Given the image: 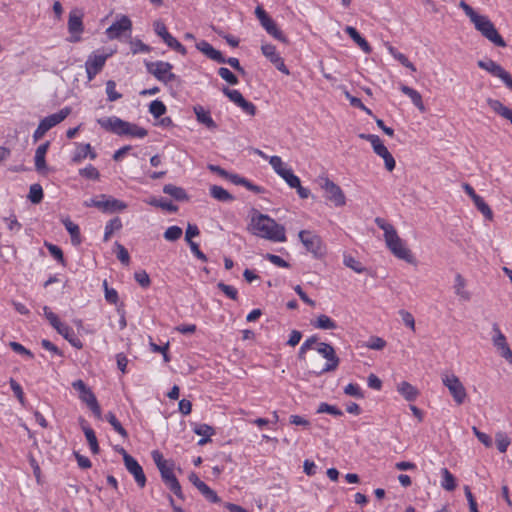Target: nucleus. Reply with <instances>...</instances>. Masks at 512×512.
Returning <instances> with one entry per match:
<instances>
[{
  "label": "nucleus",
  "mask_w": 512,
  "mask_h": 512,
  "mask_svg": "<svg viewBox=\"0 0 512 512\" xmlns=\"http://www.w3.org/2000/svg\"><path fill=\"white\" fill-rule=\"evenodd\" d=\"M198 490L205 497V499L211 503H219L221 501L217 493L213 489H211L206 483H204Z\"/></svg>",
  "instance_id": "48"
},
{
  "label": "nucleus",
  "mask_w": 512,
  "mask_h": 512,
  "mask_svg": "<svg viewBox=\"0 0 512 512\" xmlns=\"http://www.w3.org/2000/svg\"><path fill=\"white\" fill-rule=\"evenodd\" d=\"M298 237L306 250L315 257H320L325 253L322 239L316 233L309 230H301Z\"/></svg>",
  "instance_id": "6"
},
{
  "label": "nucleus",
  "mask_w": 512,
  "mask_h": 512,
  "mask_svg": "<svg viewBox=\"0 0 512 512\" xmlns=\"http://www.w3.org/2000/svg\"><path fill=\"white\" fill-rule=\"evenodd\" d=\"M487 104L489 107L501 117L507 119L512 124V109L503 105L499 100L488 98Z\"/></svg>",
  "instance_id": "23"
},
{
  "label": "nucleus",
  "mask_w": 512,
  "mask_h": 512,
  "mask_svg": "<svg viewBox=\"0 0 512 512\" xmlns=\"http://www.w3.org/2000/svg\"><path fill=\"white\" fill-rule=\"evenodd\" d=\"M196 48L202 52L207 58L215 61V62H222L223 61V54L215 49L210 43H208L205 40H202L196 44Z\"/></svg>",
  "instance_id": "22"
},
{
  "label": "nucleus",
  "mask_w": 512,
  "mask_h": 512,
  "mask_svg": "<svg viewBox=\"0 0 512 512\" xmlns=\"http://www.w3.org/2000/svg\"><path fill=\"white\" fill-rule=\"evenodd\" d=\"M57 332L62 335L73 347L81 349L83 347L82 341L75 335L73 329L67 324H63Z\"/></svg>",
  "instance_id": "24"
},
{
  "label": "nucleus",
  "mask_w": 512,
  "mask_h": 512,
  "mask_svg": "<svg viewBox=\"0 0 512 512\" xmlns=\"http://www.w3.org/2000/svg\"><path fill=\"white\" fill-rule=\"evenodd\" d=\"M132 29V22L129 19V17L123 15L120 19L113 22L107 29H106V35L109 39H117L119 38L124 32L131 31Z\"/></svg>",
  "instance_id": "15"
},
{
  "label": "nucleus",
  "mask_w": 512,
  "mask_h": 512,
  "mask_svg": "<svg viewBox=\"0 0 512 512\" xmlns=\"http://www.w3.org/2000/svg\"><path fill=\"white\" fill-rule=\"evenodd\" d=\"M79 175L91 180H98L100 178L99 171L91 164H89L85 168L79 169Z\"/></svg>",
  "instance_id": "51"
},
{
  "label": "nucleus",
  "mask_w": 512,
  "mask_h": 512,
  "mask_svg": "<svg viewBox=\"0 0 512 512\" xmlns=\"http://www.w3.org/2000/svg\"><path fill=\"white\" fill-rule=\"evenodd\" d=\"M126 469L130 474L133 475L135 482L140 488H144L147 482L145 473L143 468L138 463V461L132 457L130 454H125V463Z\"/></svg>",
  "instance_id": "12"
},
{
  "label": "nucleus",
  "mask_w": 512,
  "mask_h": 512,
  "mask_svg": "<svg viewBox=\"0 0 512 512\" xmlns=\"http://www.w3.org/2000/svg\"><path fill=\"white\" fill-rule=\"evenodd\" d=\"M385 242L394 256L406 261L407 263H414L415 258L413 254L405 246L403 240L398 236L397 231H394L392 234L390 233V235L385 239Z\"/></svg>",
  "instance_id": "5"
},
{
  "label": "nucleus",
  "mask_w": 512,
  "mask_h": 512,
  "mask_svg": "<svg viewBox=\"0 0 512 512\" xmlns=\"http://www.w3.org/2000/svg\"><path fill=\"white\" fill-rule=\"evenodd\" d=\"M218 289H220L228 298L232 300L238 299V291L235 287L231 285H227L223 282H219L217 284Z\"/></svg>",
  "instance_id": "59"
},
{
  "label": "nucleus",
  "mask_w": 512,
  "mask_h": 512,
  "mask_svg": "<svg viewBox=\"0 0 512 512\" xmlns=\"http://www.w3.org/2000/svg\"><path fill=\"white\" fill-rule=\"evenodd\" d=\"M269 163L279 176H281L286 170H288L287 168L284 167V163L282 162V159L279 156H271L269 158Z\"/></svg>",
  "instance_id": "63"
},
{
  "label": "nucleus",
  "mask_w": 512,
  "mask_h": 512,
  "mask_svg": "<svg viewBox=\"0 0 512 512\" xmlns=\"http://www.w3.org/2000/svg\"><path fill=\"white\" fill-rule=\"evenodd\" d=\"M68 30L71 34H81L84 30L82 17L71 12L68 19Z\"/></svg>",
  "instance_id": "37"
},
{
  "label": "nucleus",
  "mask_w": 512,
  "mask_h": 512,
  "mask_svg": "<svg viewBox=\"0 0 512 512\" xmlns=\"http://www.w3.org/2000/svg\"><path fill=\"white\" fill-rule=\"evenodd\" d=\"M263 55L282 73L289 75L290 71L284 63L283 58L276 51V47L272 44H263L261 46Z\"/></svg>",
  "instance_id": "13"
},
{
  "label": "nucleus",
  "mask_w": 512,
  "mask_h": 512,
  "mask_svg": "<svg viewBox=\"0 0 512 512\" xmlns=\"http://www.w3.org/2000/svg\"><path fill=\"white\" fill-rule=\"evenodd\" d=\"M397 390L407 401H414L419 394L418 390L406 381L401 382Z\"/></svg>",
  "instance_id": "32"
},
{
  "label": "nucleus",
  "mask_w": 512,
  "mask_h": 512,
  "mask_svg": "<svg viewBox=\"0 0 512 512\" xmlns=\"http://www.w3.org/2000/svg\"><path fill=\"white\" fill-rule=\"evenodd\" d=\"M123 227L119 217H114L106 223L103 241L108 242L114 232L121 230Z\"/></svg>",
  "instance_id": "35"
},
{
  "label": "nucleus",
  "mask_w": 512,
  "mask_h": 512,
  "mask_svg": "<svg viewBox=\"0 0 512 512\" xmlns=\"http://www.w3.org/2000/svg\"><path fill=\"white\" fill-rule=\"evenodd\" d=\"M134 279L142 288H148L151 284L150 277L145 270L135 272Z\"/></svg>",
  "instance_id": "58"
},
{
  "label": "nucleus",
  "mask_w": 512,
  "mask_h": 512,
  "mask_svg": "<svg viewBox=\"0 0 512 512\" xmlns=\"http://www.w3.org/2000/svg\"><path fill=\"white\" fill-rule=\"evenodd\" d=\"M400 90L402 91V93H404L405 95H407L411 99L412 103L421 112H424L426 110L425 106H424V103H423V100H422V96H421V94L417 90H415V89H413V88H411V87H409L407 85H401Z\"/></svg>",
  "instance_id": "27"
},
{
  "label": "nucleus",
  "mask_w": 512,
  "mask_h": 512,
  "mask_svg": "<svg viewBox=\"0 0 512 512\" xmlns=\"http://www.w3.org/2000/svg\"><path fill=\"white\" fill-rule=\"evenodd\" d=\"M50 144H51L50 141H46V142L42 143L41 145H39L35 151L34 160H35V169L37 172L41 173L47 169L45 157H46L47 151L50 147Z\"/></svg>",
  "instance_id": "21"
},
{
  "label": "nucleus",
  "mask_w": 512,
  "mask_h": 512,
  "mask_svg": "<svg viewBox=\"0 0 512 512\" xmlns=\"http://www.w3.org/2000/svg\"><path fill=\"white\" fill-rule=\"evenodd\" d=\"M82 430H83L85 437L87 439V442L90 446L91 452L93 454H98L100 451V448H99L97 437H96L94 430L88 425H82Z\"/></svg>",
  "instance_id": "36"
},
{
  "label": "nucleus",
  "mask_w": 512,
  "mask_h": 512,
  "mask_svg": "<svg viewBox=\"0 0 512 512\" xmlns=\"http://www.w3.org/2000/svg\"><path fill=\"white\" fill-rule=\"evenodd\" d=\"M317 413H328L334 416H342L343 412L338 407L328 403H321L317 409Z\"/></svg>",
  "instance_id": "53"
},
{
  "label": "nucleus",
  "mask_w": 512,
  "mask_h": 512,
  "mask_svg": "<svg viewBox=\"0 0 512 512\" xmlns=\"http://www.w3.org/2000/svg\"><path fill=\"white\" fill-rule=\"evenodd\" d=\"M262 27L266 30V32L269 35H271L275 39H277L283 43H288L287 37L279 29V27L277 26V24L275 23V21L272 18L267 23H265Z\"/></svg>",
  "instance_id": "31"
},
{
  "label": "nucleus",
  "mask_w": 512,
  "mask_h": 512,
  "mask_svg": "<svg viewBox=\"0 0 512 512\" xmlns=\"http://www.w3.org/2000/svg\"><path fill=\"white\" fill-rule=\"evenodd\" d=\"M315 349L323 358L326 359V363L324 364L322 371L332 372L338 368L340 359L336 355L335 349L331 344L321 342L318 343V346Z\"/></svg>",
  "instance_id": "7"
},
{
  "label": "nucleus",
  "mask_w": 512,
  "mask_h": 512,
  "mask_svg": "<svg viewBox=\"0 0 512 512\" xmlns=\"http://www.w3.org/2000/svg\"><path fill=\"white\" fill-rule=\"evenodd\" d=\"M166 110L165 104L160 100H153L149 105V112L154 118H160L166 113Z\"/></svg>",
  "instance_id": "47"
},
{
  "label": "nucleus",
  "mask_w": 512,
  "mask_h": 512,
  "mask_svg": "<svg viewBox=\"0 0 512 512\" xmlns=\"http://www.w3.org/2000/svg\"><path fill=\"white\" fill-rule=\"evenodd\" d=\"M443 384L448 388L454 401L458 405L462 404L465 401L467 396L466 389L456 375H446L443 378Z\"/></svg>",
  "instance_id": "8"
},
{
  "label": "nucleus",
  "mask_w": 512,
  "mask_h": 512,
  "mask_svg": "<svg viewBox=\"0 0 512 512\" xmlns=\"http://www.w3.org/2000/svg\"><path fill=\"white\" fill-rule=\"evenodd\" d=\"M193 111L199 123L205 125L210 130L217 129L218 126L212 119L209 111L205 110L201 105H195Z\"/></svg>",
  "instance_id": "20"
},
{
  "label": "nucleus",
  "mask_w": 512,
  "mask_h": 512,
  "mask_svg": "<svg viewBox=\"0 0 512 512\" xmlns=\"http://www.w3.org/2000/svg\"><path fill=\"white\" fill-rule=\"evenodd\" d=\"M477 64L481 69H484L491 73L493 76L500 78L504 83H506L511 77L510 73H508L503 69L501 65L491 59L479 60Z\"/></svg>",
  "instance_id": "18"
},
{
  "label": "nucleus",
  "mask_w": 512,
  "mask_h": 512,
  "mask_svg": "<svg viewBox=\"0 0 512 512\" xmlns=\"http://www.w3.org/2000/svg\"><path fill=\"white\" fill-rule=\"evenodd\" d=\"M466 280L461 274H456L455 276V284L454 290L455 294L460 297L462 300L469 301L471 299V294L467 290H465Z\"/></svg>",
  "instance_id": "30"
},
{
  "label": "nucleus",
  "mask_w": 512,
  "mask_h": 512,
  "mask_svg": "<svg viewBox=\"0 0 512 512\" xmlns=\"http://www.w3.org/2000/svg\"><path fill=\"white\" fill-rule=\"evenodd\" d=\"M474 205L477 207V209L484 215V217L488 220L493 219V212L489 205L484 201V199L481 196H477L473 200Z\"/></svg>",
  "instance_id": "43"
},
{
  "label": "nucleus",
  "mask_w": 512,
  "mask_h": 512,
  "mask_svg": "<svg viewBox=\"0 0 512 512\" xmlns=\"http://www.w3.org/2000/svg\"><path fill=\"white\" fill-rule=\"evenodd\" d=\"M344 264L357 273H362L365 270V268L361 264V262H359L358 260H356L354 257H352L350 255L344 256Z\"/></svg>",
  "instance_id": "55"
},
{
  "label": "nucleus",
  "mask_w": 512,
  "mask_h": 512,
  "mask_svg": "<svg viewBox=\"0 0 512 512\" xmlns=\"http://www.w3.org/2000/svg\"><path fill=\"white\" fill-rule=\"evenodd\" d=\"M473 24L475 25V28L495 46L506 47V42L498 33L493 22L487 16L481 15Z\"/></svg>",
  "instance_id": "4"
},
{
  "label": "nucleus",
  "mask_w": 512,
  "mask_h": 512,
  "mask_svg": "<svg viewBox=\"0 0 512 512\" xmlns=\"http://www.w3.org/2000/svg\"><path fill=\"white\" fill-rule=\"evenodd\" d=\"M306 364L309 373L314 374L316 376L323 375L328 373L329 371H322L323 366L317 357H312L311 359L303 361Z\"/></svg>",
  "instance_id": "41"
},
{
  "label": "nucleus",
  "mask_w": 512,
  "mask_h": 512,
  "mask_svg": "<svg viewBox=\"0 0 512 512\" xmlns=\"http://www.w3.org/2000/svg\"><path fill=\"white\" fill-rule=\"evenodd\" d=\"M222 93L229 98L234 104L238 105L243 99V95L236 89H230L226 86L222 88Z\"/></svg>",
  "instance_id": "49"
},
{
  "label": "nucleus",
  "mask_w": 512,
  "mask_h": 512,
  "mask_svg": "<svg viewBox=\"0 0 512 512\" xmlns=\"http://www.w3.org/2000/svg\"><path fill=\"white\" fill-rule=\"evenodd\" d=\"M109 54L92 53L88 56L85 62V69L89 81L93 80L95 76L103 69Z\"/></svg>",
  "instance_id": "10"
},
{
  "label": "nucleus",
  "mask_w": 512,
  "mask_h": 512,
  "mask_svg": "<svg viewBox=\"0 0 512 512\" xmlns=\"http://www.w3.org/2000/svg\"><path fill=\"white\" fill-rule=\"evenodd\" d=\"M147 203L151 206L159 207V208H162L163 210H166V211L172 212V213L177 212V210H178L177 205L173 204L171 201H167L162 198L161 199L152 198Z\"/></svg>",
  "instance_id": "42"
},
{
  "label": "nucleus",
  "mask_w": 512,
  "mask_h": 512,
  "mask_svg": "<svg viewBox=\"0 0 512 512\" xmlns=\"http://www.w3.org/2000/svg\"><path fill=\"white\" fill-rule=\"evenodd\" d=\"M105 418L119 435H121L123 438L128 437V432L122 426V424L120 423V421L117 419L113 412H108Z\"/></svg>",
  "instance_id": "40"
},
{
  "label": "nucleus",
  "mask_w": 512,
  "mask_h": 512,
  "mask_svg": "<svg viewBox=\"0 0 512 512\" xmlns=\"http://www.w3.org/2000/svg\"><path fill=\"white\" fill-rule=\"evenodd\" d=\"M90 157L91 159L96 158V153L92 151V147L90 144H78L77 149L72 157V161L74 163H79L86 157Z\"/></svg>",
  "instance_id": "26"
},
{
  "label": "nucleus",
  "mask_w": 512,
  "mask_h": 512,
  "mask_svg": "<svg viewBox=\"0 0 512 512\" xmlns=\"http://www.w3.org/2000/svg\"><path fill=\"white\" fill-rule=\"evenodd\" d=\"M218 74L223 80H225L230 85H237L239 82L237 76L226 67H220L218 69Z\"/></svg>",
  "instance_id": "50"
},
{
  "label": "nucleus",
  "mask_w": 512,
  "mask_h": 512,
  "mask_svg": "<svg viewBox=\"0 0 512 512\" xmlns=\"http://www.w3.org/2000/svg\"><path fill=\"white\" fill-rule=\"evenodd\" d=\"M182 229L179 226H170L164 232L167 241H176L182 236Z\"/></svg>",
  "instance_id": "54"
},
{
  "label": "nucleus",
  "mask_w": 512,
  "mask_h": 512,
  "mask_svg": "<svg viewBox=\"0 0 512 512\" xmlns=\"http://www.w3.org/2000/svg\"><path fill=\"white\" fill-rule=\"evenodd\" d=\"M99 125L105 130L117 135H125L123 130L129 127V122L124 121L116 116L98 119Z\"/></svg>",
  "instance_id": "14"
},
{
  "label": "nucleus",
  "mask_w": 512,
  "mask_h": 512,
  "mask_svg": "<svg viewBox=\"0 0 512 512\" xmlns=\"http://www.w3.org/2000/svg\"><path fill=\"white\" fill-rule=\"evenodd\" d=\"M344 393L346 395H349V396H352V397H355V398H358V399H361L364 397V394L360 388V386L358 384H353V383H349L345 388H344Z\"/></svg>",
  "instance_id": "64"
},
{
  "label": "nucleus",
  "mask_w": 512,
  "mask_h": 512,
  "mask_svg": "<svg viewBox=\"0 0 512 512\" xmlns=\"http://www.w3.org/2000/svg\"><path fill=\"white\" fill-rule=\"evenodd\" d=\"M318 337L316 335L308 337L300 346L297 358L299 361H306V354L308 350L313 349L314 345L318 346Z\"/></svg>",
  "instance_id": "34"
},
{
  "label": "nucleus",
  "mask_w": 512,
  "mask_h": 512,
  "mask_svg": "<svg viewBox=\"0 0 512 512\" xmlns=\"http://www.w3.org/2000/svg\"><path fill=\"white\" fill-rule=\"evenodd\" d=\"M323 181L324 183L321 187L326 192V198L337 207L344 206L346 204V197L341 187L329 178H324Z\"/></svg>",
  "instance_id": "9"
},
{
  "label": "nucleus",
  "mask_w": 512,
  "mask_h": 512,
  "mask_svg": "<svg viewBox=\"0 0 512 512\" xmlns=\"http://www.w3.org/2000/svg\"><path fill=\"white\" fill-rule=\"evenodd\" d=\"M147 72L152 74L158 81L164 80L169 71L173 69V65L165 61L145 62Z\"/></svg>",
  "instance_id": "19"
},
{
  "label": "nucleus",
  "mask_w": 512,
  "mask_h": 512,
  "mask_svg": "<svg viewBox=\"0 0 512 512\" xmlns=\"http://www.w3.org/2000/svg\"><path fill=\"white\" fill-rule=\"evenodd\" d=\"M372 147H373V150L374 152L380 156L381 158H383L384 160V163H385V168L388 170V171H392L394 170L395 166H396V162H395V159L394 157L392 156V154L388 151L387 147L382 143L381 139L379 138V136H377L376 139H374V141H372L371 143Z\"/></svg>",
  "instance_id": "16"
},
{
  "label": "nucleus",
  "mask_w": 512,
  "mask_h": 512,
  "mask_svg": "<svg viewBox=\"0 0 512 512\" xmlns=\"http://www.w3.org/2000/svg\"><path fill=\"white\" fill-rule=\"evenodd\" d=\"M9 384H10V387H11L14 395L16 396V398L19 400L21 405L24 406L25 405V397H24V392H23L21 385L13 378H11L9 380Z\"/></svg>",
  "instance_id": "57"
},
{
  "label": "nucleus",
  "mask_w": 512,
  "mask_h": 512,
  "mask_svg": "<svg viewBox=\"0 0 512 512\" xmlns=\"http://www.w3.org/2000/svg\"><path fill=\"white\" fill-rule=\"evenodd\" d=\"M210 195L214 199L221 202H231L235 199L232 194H230L227 190L218 185H212L210 187Z\"/></svg>",
  "instance_id": "33"
},
{
  "label": "nucleus",
  "mask_w": 512,
  "mask_h": 512,
  "mask_svg": "<svg viewBox=\"0 0 512 512\" xmlns=\"http://www.w3.org/2000/svg\"><path fill=\"white\" fill-rule=\"evenodd\" d=\"M43 196H44L43 189H42L40 184H32L30 186L28 199L33 204L40 203L42 201V199H43Z\"/></svg>",
  "instance_id": "45"
},
{
  "label": "nucleus",
  "mask_w": 512,
  "mask_h": 512,
  "mask_svg": "<svg viewBox=\"0 0 512 512\" xmlns=\"http://www.w3.org/2000/svg\"><path fill=\"white\" fill-rule=\"evenodd\" d=\"M163 192L165 194L170 195L177 201H187L189 199L188 194L183 188L175 186L173 184L164 185Z\"/></svg>",
  "instance_id": "29"
},
{
  "label": "nucleus",
  "mask_w": 512,
  "mask_h": 512,
  "mask_svg": "<svg viewBox=\"0 0 512 512\" xmlns=\"http://www.w3.org/2000/svg\"><path fill=\"white\" fill-rule=\"evenodd\" d=\"M105 291V300L110 304H117L119 300L118 292L114 288H109L107 281L103 282Z\"/></svg>",
  "instance_id": "56"
},
{
  "label": "nucleus",
  "mask_w": 512,
  "mask_h": 512,
  "mask_svg": "<svg viewBox=\"0 0 512 512\" xmlns=\"http://www.w3.org/2000/svg\"><path fill=\"white\" fill-rule=\"evenodd\" d=\"M125 135L131 136V137H137V138H144L147 136L148 132L145 128L140 127L136 124H132L129 122V127L123 130Z\"/></svg>",
  "instance_id": "46"
},
{
  "label": "nucleus",
  "mask_w": 512,
  "mask_h": 512,
  "mask_svg": "<svg viewBox=\"0 0 512 512\" xmlns=\"http://www.w3.org/2000/svg\"><path fill=\"white\" fill-rule=\"evenodd\" d=\"M72 112L71 107H64L59 112L43 118L33 133V141L37 142L53 127L64 121Z\"/></svg>",
  "instance_id": "3"
},
{
  "label": "nucleus",
  "mask_w": 512,
  "mask_h": 512,
  "mask_svg": "<svg viewBox=\"0 0 512 512\" xmlns=\"http://www.w3.org/2000/svg\"><path fill=\"white\" fill-rule=\"evenodd\" d=\"M152 459L156 464L162 481L164 484L180 499H184V495L182 493L181 485L176 478L173 469L174 463L172 461L164 459L162 453L158 450H154L151 453Z\"/></svg>",
  "instance_id": "2"
},
{
  "label": "nucleus",
  "mask_w": 512,
  "mask_h": 512,
  "mask_svg": "<svg viewBox=\"0 0 512 512\" xmlns=\"http://www.w3.org/2000/svg\"><path fill=\"white\" fill-rule=\"evenodd\" d=\"M386 346V341L378 336H371L366 347L372 350H382Z\"/></svg>",
  "instance_id": "62"
},
{
  "label": "nucleus",
  "mask_w": 512,
  "mask_h": 512,
  "mask_svg": "<svg viewBox=\"0 0 512 512\" xmlns=\"http://www.w3.org/2000/svg\"><path fill=\"white\" fill-rule=\"evenodd\" d=\"M72 387L80 393V399L87 403L90 401V396H95L89 387L82 381L78 379L72 383Z\"/></svg>",
  "instance_id": "39"
},
{
  "label": "nucleus",
  "mask_w": 512,
  "mask_h": 512,
  "mask_svg": "<svg viewBox=\"0 0 512 512\" xmlns=\"http://www.w3.org/2000/svg\"><path fill=\"white\" fill-rule=\"evenodd\" d=\"M345 32L350 36V38L359 45V47L367 54L371 53L372 48L369 43L360 35L356 28L352 26H347L345 28Z\"/></svg>",
  "instance_id": "25"
},
{
  "label": "nucleus",
  "mask_w": 512,
  "mask_h": 512,
  "mask_svg": "<svg viewBox=\"0 0 512 512\" xmlns=\"http://www.w3.org/2000/svg\"><path fill=\"white\" fill-rule=\"evenodd\" d=\"M100 204H98V209L104 213H114L117 211H123L127 208V204L119 199L113 198L111 196H106L105 194L100 195Z\"/></svg>",
  "instance_id": "17"
},
{
  "label": "nucleus",
  "mask_w": 512,
  "mask_h": 512,
  "mask_svg": "<svg viewBox=\"0 0 512 512\" xmlns=\"http://www.w3.org/2000/svg\"><path fill=\"white\" fill-rule=\"evenodd\" d=\"M106 93L108 96V100L113 102L122 97V94L116 91V83L113 80H109L106 83Z\"/></svg>",
  "instance_id": "60"
},
{
  "label": "nucleus",
  "mask_w": 512,
  "mask_h": 512,
  "mask_svg": "<svg viewBox=\"0 0 512 512\" xmlns=\"http://www.w3.org/2000/svg\"><path fill=\"white\" fill-rule=\"evenodd\" d=\"M459 7L464 11V13L470 18L471 22H476L481 15L477 14L475 10L468 4L466 1L461 0L459 3Z\"/></svg>",
  "instance_id": "61"
},
{
  "label": "nucleus",
  "mask_w": 512,
  "mask_h": 512,
  "mask_svg": "<svg viewBox=\"0 0 512 512\" xmlns=\"http://www.w3.org/2000/svg\"><path fill=\"white\" fill-rule=\"evenodd\" d=\"M442 475V487L447 491H453L456 488V480L453 474L447 468H443Z\"/></svg>",
  "instance_id": "44"
},
{
  "label": "nucleus",
  "mask_w": 512,
  "mask_h": 512,
  "mask_svg": "<svg viewBox=\"0 0 512 512\" xmlns=\"http://www.w3.org/2000/svg\"><path fill=\"white\" fill-rule=\"evenodd\" d=\"M253 235L272 241L285 242L286 230L283 225L278 224L273 218L254 210L251 221L247 227Z\"/></svg>",
  "instance_id": "1"
},
{
  "label": "nucleus",
  "mask_w": 512,
  "mask_h": 512,
  "mask_svg": "<svg viewBox=\"0 0 512 512\" xmlns=\"http://www.w3.org/2000/svg\"><path fill=\"white\" fill-rule=\"evenodd\" d=\"M494 335L492 337L493 345L500 351L503 358L512 363V350L510 349L505 335L501 332L497 323L492 326Z\"/></svg>",
  "instance_id": "11"
},
{
  "label": "nucleus",
  "mask_w": 512,
  "mask_h": 512,
  "mask_svg": "<svg viewBox=\"0 0 512 512\" xmlns=\"http://www.w3.org/2000/svg\"><path fill=\"white\" fill-rule=\"evenodd\" d=\"M312 325L317 329L332 330L337 328V324L334 320L325 314L319 315Z\"/></svg>",
  "instance_id": "38"
},
{
  "label": "nucleus",
  "mask_w": 512,
  "mask_h": 512,
  "mask_svg": "<svg viewBox=\"0 0 512 512\" xmlns=\"http://www.w3.org/2000/svg\"><path fill=\"white\" fill-rule=\"evenodd\" d=\"M63 225L65 226L66 230L70 234L71 237V243L74 246H78L81 244V234H80V228L77 224L72 222L69 218H66L62 221Z\"/></svg>",
  "instance_id": "28"
},
{
  "label": "nucleus",
  "mask_w": 512,
  "mask_h": 512,
  "mask_svg": "<svg viewBox=\"0 0 512 512\" xmlns=\"http://www.w3.org/2000/svg\"><path fill=\"white\" fill-rule=\"evenodd\" d=\"M511 441L509 439V437L503 433V432H498L496 434V445H497V449L501 452V453H504L507 451V448L508 446L510 445Z\"/></svg>",
  "instance_id": "52"
}]
</instances>
